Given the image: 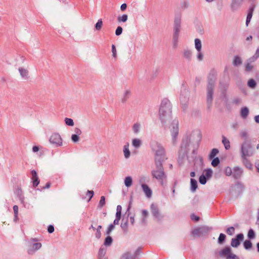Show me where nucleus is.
Instances as JSON below:
<instances>
[{
	"label": "nucleus",
	"instance_id": "nucleus-6",
	"mask_svg": "<svg viewBox=\"0 0 259 259\" xmlns=\"http://www.w3.org/2000/svg\"><path fill=\"white\" fill-rule=\"evenodd\" d=\"M212 230V228L206 226H202L193 229L192 231V234L194 236L200 237L207 235Z\"/></svg>",
	"mask_w": 259,
	"mask_h": 259
},
{
	"label": "nucleus",
	"instance_id": "nucleus-9",
	"mask_svg": "<svg viewBox=\"0 0 259 259\" xmlns=\"http://www.w3.org/2000/svg\"><path fill=\"white\" fill-rule=\"evenodd\" d=\"M172 128L170 130L172 137V142L174 145L177 143V139L179 134V122L174 120L171 123Z\"/></svg>",
	"mask_w": 259,
	"mask_h": 259
},
{
	"label": "nucleus",
	"instance_id": "nucleus-43",
	"mask_svg": "<svg viewBox=\"0 0 259 259\" xmlns=\"http://www.w3.org/2000/svg\"><path fill=\"white\" fill-rule=\"evenodd\" d=\"M226 238V236L223 233H221L218 238V243L220 244H223L225 241Z\"/></svg>",
	"mask_w": 259,
	"mask_h": 259
},
{
	"label": "nucleus",
	"instance_id": "nucleus-8",
	"mask_svg": "<svg viewBox=\"0 0 259 259\" xmlns=\"http://www.w3.org/2000/svg\"><path fill=\"white\" fill-rule=\"evenodd\" d=\"M219 254L221 256L226 257V259H240L236 254L232 252L230 247L227 246L219 251Z\"/></svg>",
	"mask_w": 259,
	"mask_h": 259
},
{
	"label": "nucleus",
	"instance_id": "nucleus-23",
	"mask_svg": "<svg viewBox=\"0 0 259 259\" xmlns=\"http://www.w3.org/2000/svg\"><path fill=\"white\" fill-rule=\"evenodd\" d=\"M19 72L20 74L21 77L24 79L28 78V71L27 70L23 68L22 67H20L18 69Z\"/></svg>",
	"mask_w": 259,
	"mask_h": 259
},
{
	"label": "nucleus",
	"instance_id": "nucleus-39",
	"mask_svg": "<svg viewBox=\"0 0 259 259\" xmlns=\"http://www.w3.org/2000/svg\"><path fill=\"white\" fill-rule=\"evenodd\" d=\"M113 242V239L110 236H108L107 237L105 238L104 242V245L105 246H110Z\"/></svg>",
	"mask_w": 259,
	"mask_h": 259
},
{
	"label": "nucleus",
	"instance_id": "nucleus-10",
	"mask_svg": "<svg viewBox=\"0 0 259 259\" xmlns=\"http://www.w3.org/2000/svg\"><path fill=\"white\" fill-rule=\"evenodd\" d=\"M150 210L152 214L157 221L159 222L162 220L164 216L160 213L157 205L152 203L150 205Z\"/></svg>",
	"mask_w": 259,
	"mask_h": 259
},
{
	"label": "nucleus",
	"instance_id": "nucleus-31",
	"mask_svg": "<svg viewBox=\"0 0 259 259\" xmlns=\"http://www.w3.org/2000/svg\"><path fill=\"white\" fill-rule=\"evenodd\" d=\"M106 252V249L105 247H100L98 252V259H103Z\"/></svg>",
	"mask_w": 259,
	"mask_h": 259
},
{
	"label": "nucleus",
	"instance_id": "nucleus-28",
	"mask_svg": "<svg viewBox=\"0 0 259 259\" xmlns=\"http://www.w3.org/2000/svg\"><path fill=\"white\" fill-rule=\"evenodd\" d=\"M131 96V91L128 90H127L125 91L123 94V97L121 98V102L123 103H124L126 102V101L130 98Z\"/></svg>",
	"mask_w": 259,
	"mask_h": 259
},
{
	"label": "nucleus",
	"instance_id": "nucleus-58",
	"mask_svg": "<svg viewBox=\"0 0 259 259\" xmlns=\"http://www.w3.org/2000/svg\"><path fill=\"white\" fill-rule=\"evenodd\" d=\"M189 7V3L188 2L184 1L181 3V8L183 9H185Z\"/></svg>",
	"mask_w": 259,
	"mask_h": 259
},
{
	"label": "nucleus",
	"instance_id": "nucleus-51",
	"mask_svg": "<svg viewBox=\"0 0 259 259\" xmlns=\"http://www.w3.org/2000/svg\"><path fill=\"white\" fill-rule=\"evenodd\" d=\"M105 204V197L104 196L101 197L98 207L101 208Z\"/></svg>",
	"mask_w": 259,
	"mask_h": 259
},
{
	"label": "nucleus",
	"instance_id": "nucleus-30",
	"mask_svg": "<svg viewBox=\"0 0 259 259\" xmlns=\"http://www.w3.org/2000/svg\"><path fill=\"white\" fill-rule=\"evenodd\" d=\"M195 47L198 52L201 51L202 45L201 41L199 38L195 39Z\"/></svg>",
	"mask_w": 259,
	"mask_h": 259
},
{
	"label": "nucleus",
	"instance_id": "nucleus-57",
	"mask_svg": "<svg viewBox=\"0 0 259 259\" xmlns=\"http://www.w3.org/2000/svg\"><path fill=\"white\" fill-rule=\"evenodd\" d=\"M114 228H115V226H114V225H113V224H110V225L109 226V227H108V229H107V231H106V234H107V235H109L111 233V231H112Z\"/></svg>",
	"mask_w": 259,
	"mask_h": 259
},
{
	"label": "nucleus",
	"instance_id": "nucleus-52",
	"mask_svg": "<svg viewBox=\"0 0 259 259\" xmlns=\"http://www.w3.org/2000/svg\"><path fill=\"white\" fill-rule=\"evenodd\" d=\"M103 25V22L101 19L98 20V22L95 24V28L97 30H100Z\"/></svg>",
	"mask_w": 259,
	"mask_h": 259
},
{
	"label": "nucleus",
	"instance_id": "nucleus-32",
	"mask_svg": "<svg viewBox=\"0 0 259 259\" xmlns=\"http://www.w3.org/2000/svg\"><path fill=\"white\" fill-rule=\"evenodd\" d=\"M142 144V142L138 139H134L132 140V145L136 149L139 148Z\"/></svg>",
	"mask_w": 259,
	"mask_h": 259
},
{
	"label": "nucleus",
	"instance_id": "nucleus-44",
	"mask_svg": "<svg viewBox=\"0 0 259 259\" xmlns=\"http://www.w3.org/2000/svg\"><path fill=\"white\" fill-rule=\"evenodd\" d=\"M247 237L249 239H253L255 237V234L252 229H250L247 233Z\"/></svg>",
	"mask_w": 259,
	"mask_h": 259
},
{
	"label": "nucleus",
	"instance_id": "nucleus-29",
	"mask_svg": "<svg viewBox=\"0 0 259 259\" xmlns=\"http://www.w3.org/2000/svg\"><path fill=\"white\" fill-rule=\"evenodd\" d=\"M183 56L185 58L187 59L188 61H190L191 60L192 57V52L189 50H185L183 52Z\"/></svg>",
	"mask_w": 259,
	"mask_h": 259
},
{
	"label": "nucleus",
	"instance_id": "nucleus-26",
	"mask_svg": "<svg viewBox=\"0 0 259 259\" xmlns=\"http://www.w3.org/2000/svg\"><path fill=\"white\" fill-rule=\"evenodd\" d=\"M129 143H126V144L123 147V153L124 155L125 158L127 159L130 157L131 155V152L128 149Z\"/></svg>",
	"mask_w": 259,
	"mask_h": 259
},
{
	"label": "nucleus",
	"instance_id": "nucleus-19",
	"mask_svg": "<svg viewBox=\"0 0 259 259\" xmlns=\"http://www.w3.org/2000/svg\"><path fill=\"white\" fill-rule=\"evenodd\" d=\"M254 7H255V6L254 5H252L251 6H250L249 8V9L248 10V13H247V15L246 20V26L248 25V24L249 23V22L251 20V19L252 17L253 12L254 10Z\"/></svg>",
	"mask_w": 259,
	"mask_h": 259
},
{
	"label": "nucleus",
	"instance_id": "nucleus-63",
	"mask_svg": "<svg viewBox=\"0 0 259 259\" xmlns=\"http://www.w3.org/2000/svg\"><path fill=\"white\" fill-rule=\"evenodd\" d=\"M112 52L113 57L115 58H116V50L114 45H112Z\"/></svg>",
	"mask_w": 259,
	"mask_h": 259
},
{
	"label": "nucleus",
	"instance_id": "nucleus-56",
	"mask_svg": "<svg viewBox=\"0 0 259 259\" xmlns=\"http://www.w3.org/2000/svg\"><path fill=\"white\" fill-rule=\"evenodd\" d=\"M132 258L129 252H126L122 254L120 259H130Z\"/></svg>",
	"mask_w": 259,
	"mask_h": 259
},
{
	"label": "nucleus",
	"instance_id": "nucleus-2",
	"mask_svg": "<svg viewBox=\"0 0 259 259\" xmlns=\"http://www.w3.org/2000/svg\"><path fill=\"white\" fill-rule=\"evenodd\" d=\"M152 150L154 152L155 163H163L167 159L166 157L165 150L160 143L152 141L150 144Z\"/></svg>",
	"mask_w": 259,
	"mask_h": 259
},
{
	"label": "nucleus",
	"instance_id": "nucleus-12",
	"mask_svg": "<svg viewBox=\"0 0 259 259\" xmlns=\"http://www.w3.org/2000/svg\"><path fill=\"white\" fill-rule=\"evenodd\" d=\"M208 84L207 88H214L217 80V73L214 70H211L208 76Z\"/></svg>",
	"mask_w": 259,
	"mask_h": 259
},
{
	"label": "nucleus",
	"instance_id": "nucleus-22",
	"mask_svg": "<svg viewBox=\"0 0 259 259\" xmlns=\"http://www.w3.org/2000/svg\"><path fill=\"white\" fill-rule=\"evenodd\" d=\"M141 212H142L141 224L145 226L147 224L146 219L149 215V212L146 209H142L141 211Z\"/></svg>",
	"mask_w": 259,
	"mask_h": 259
},
{
	"label": "nucleus",
	"instance_id": "nucleus-53",
	"mask_svg": "<svg viewBox=\"0 0 259 259\" xmlns=\"http://www.w3.org/2000/svg\"><path fill=\"white\" fill-rule=\"evenodd\" d=\"M132 197H131L126 212V213H127V217H128L131 214V212H130V210L132 207Z\"/></svg>",
	"mask_w": 259,
	"mask_h": 259
},
{
	"label": "nucleus",
	"instance_id": "nucleus-41",
	"mask_svg": "<svg viewBox=\"0 0 259 259\" xmlns=\"http://www.w3.org/2000/svg\"><path fill=\"white\" fill-rule=\"evenodd\" d=\"M222 142L226 149L228 150L230 148L229 141L224 136H223Z\"/></svg>",
	"mask_w": 259,
	"mask_h": 259
},
{
	"label": "nucleus",
	"instance_id": "nucleus-64",
	"mask_svg": "<svg viewBox=\"0 0 259 259\" xmlns=\"http://www.w3.org/2000/svg\"><path fill=\"white\" fill-rule=\"evenodd\" d=\"M191 219L192 220L195 222H198L200 220V218L198 216L195 215L194 214H192L191 215Z\"/></svg>",
	"mask_w": 259,
	"mask_h": 259
},
{
	"label": "nucleus",
	"instance_id": "nucleus-40",
	"mask_svg": "<svg viewBox=\"0 0 259 259\" xmlns=\"http://www.w3.org/2000/svg\"><path fill=\"white\" fill-rule=\"evenodd\" d=\"M219 151L218 149H212L209 154V159H212V158H214L215 156L219 153Z\"/></svg>",
	"mask_w": 259,
	"mask_h": 259
},
{
	"label": "nucleus",
	"instance_id": "nucleus-18",
	"mask_svg": "<svg viewBox=\"0 0 259 259\" xmlns=\"http://www.w3.org/2000/svg\"><path fill=\"white\" fill-rule=\"evenodd\" d=\"M240 137L243 140V143H251V140L249 139V135L246 130H242L240 133Z\"/></svg>",
	"mask_w": 259,
	"mask_h": 259
},
{
	"label": "nucleus",
	"instance_id": "nucleus-4",
	"mask_svg": "<svg viewBox=\"0 0 259 259\" xmlns=\"http://www.w3.org/2000/svg\"><path fill=\"white\" fill-rule=\"evenodd\" d=\"M181 27V15H176L174 24V34H173V46L176 48L178 46L179 37Z\"/></svg>",
	"mask_w": 259,
	"mask_h": 259
},
{
	"label": "nucleus",
	"instance_id": "nucleus-24",
	"mask_svg": "<svg viewBox=\"0 0 259 259\" xmlns=\"http://www.w3.org/2000/svg\"><path fill=\"white\" fill-rule=\"evenodd\" d=\"M249 114V109L247 107H244L241 108L240 115L242 118L246 119Z\"/></svg>",
	"mask_w": 259,
	"mask_h": 259
},
{
	"label": "nucleus",
	"instance_id": "nucleus-33",
	"mask_svg": "<svg viewBox=\"0 0 259 259\" xmlns=\"http://www.w3.org/2000/svg\"><path fill=\"white\" fill-rule=\"evenodd\" d=\"M243 246L246 250H250L252 247V244L250 240H246L243 243Z\"/></svg>",
	"mask_w": 259,
	"mask_h": 259
},
{
	"label": "nucleus",
	"instance_id": "nucleus-21",
	"mask_svg": "<svg viewBox=\"0 0 259 259\" xmlns=\"http://www.w3.org/2000/svg\"><path fill=\"white\" fill-rule=\"evenodd\" d=\"M141 186L146 196L148 198L151 197L152 196V190L149 187V186L145 184H141Z\"/></svg>",
	"mask_w": 259,
	"mask_h": 259
},
{
	"label": "nucleus",
	"instance_id": "nucleus-42",
	"mask_svg": "<svg viewBox=\"0 0 259 259\" xmlns=\"http://www.w3.org/2000/svg\"><path fill=\"white\" fill-rule=\"evenodd\" d=\"M128 219H126L125 222H124V219H123L122 220V223L121 224V228L123 229V230L126 232L127 231V227H128Z\"/></svg>",
	"mask_w": 259,
	"mask_h": 259
},
{
	"label": "nucleus",
	"instance_id": "nucleus-7",
	"mask_svg": "<svg viewBox=\"0 0 259 259\" xmlns=\"http://www.w3.org/2000/svg\"><path fill=\"white\" fill-rule=\"evenodd\" d=\"M241 157H250L253 154V149L251 143H243L241 148Z\"/></svg>",
	"mask_w": 259,
	"mask_h": 259
},
{
	"label": "nucleus",
	"instance_id": "nucleus-49",
	"mask_svg": "<svg viewBox=\"0 0 259 259\" xmlns=\"http://www.w3.org/2000/svg\"><path fill=\"white\" fill-rule=\"evenodd\" d=\"M127 15L126 14H123L121 16H118L117 17V21L118 22H125L127 20Z\"/></svg>",
	"mask_w": 259,
	"mask_h": 259
},
{
	"label": "nucleus",
	"instance_id": "nucleus-38",
	"mask_svg": "<svg viewBox=\"0 0 259 259\" xmlns=\"http://www.w3.org/2000/svg\"><path fill=\"white\" fill-rule=\"evenodd\" d=\"M133 183V180L131 177L128 176L125 178L124 184L126 187H130L132 186Z\"/></svg>",
	"mask_w": 259,
	"mask_h": 259
},
{
	"label": "nucleus",
	"instance_id": "nucleus-14",
	"mask_svg": "<svg viewBox=\"0 0 259 259\" xmlns=\"http://www.w3.org/2000/svg\"><path fill=\"white\" fill-rule=\"evenodd\" d=\"M232 177L235 180L241 179L243 174V169L239 166H235L233 168Z\"/></svg>",
	"mask_w": 259,
	"mask_h": 259
},
{
	"label": "nucleus",
	"instance_id": "nucleus-1",
	"mask_svg": "<svg viewBox=\"0 0 259 259\" xmlns=\"http://www.w3.org/2000/svg\"><path fill=\"white\" fill-rule=\"evenodd\" d=\"M172 105L168 99H163L159 107V118L162 123L169 121L171 118Z\"/></svg>",
	"mask_w": 259,
	"mask_h": 259
},
{
	"label": "nucleus",
	"instance_id": "nucleus-48",
	"mask_svg": "<svg viewBox=\"0 0 259 259\" xmlns=\"http://www.w3.org/2000/svg\"><path fill=\"white\" fill-rule=\"evenodd\" d=\"M207 179H208L206 177H205L204 175L203 174L200 176L199 178V181L201 184L205 185L207 182Z\"/></svg>",
	"mask_w": 259,
	"mask_h": 259
},
{
	"label": "nucleus",
	"instance_id": "nucleus-37",
	"mask_svg": "<svg viewBox=\"0 0 259 259\" xmlns=\"http://www.w3.org/2000/svg\"><path fill=\"white\" fill-rule=\"evenodd\" d=\"M233 64L235 66H238L242 64V60L240 57L236 56L233 60Z\"/></svg>",
	"mask_w": 259,
	"mask_h": 259
},
{
	"label": "nucleus",
	"instance_id": "nucleus-27",
	"mask_svg": "<svg viewBox=\"0 0 259 259\" xmlns=\"http://www.w3.org/2000/svg\"><path fill=\"white\" fill-rule=\"evenodd\" d=\"M247 85L251 89H254L257 85L256 81L252 78L249 79L247 83Z\"/></svg>",
	"mask_w": 259,
	"mask_h": 259
},
{
	"label": "nucleus",
	"instance_id": "nucleus-20",
	"mask_svg": "<svg viewBox=\"0 0 259 259\" xmlns=\"http://www.w3.org/2000/svg\"><path fill=\"white\" fill-rule=\"evenodd\" d=\"M241 160L243 165L248 169L252 170L253 169V165L250 161L247 159V157H241Z\"/></svg>",
	"mask_w": 259,
	"mask_h": 259
},
{
	"label": "nucleus",
	"instance_id": "nucleus-35",
	"mask_svg": "<svg viewBox=\"0 0 259 259\" xmlns=\"http://www.w3.org/2000/svg\"><path fill=\"white\" fill-rule=\"evenodd\" d=\"M259 58V47L256 50L254 55L248 59L250 62H254L257 59Z\"/></svg>",
	"mask_w": 259,
	"mask_h": 259
},
{
	"label": "nucleus",
	"instance_id": "nucleus-36",
	"mask_svg": "<svg viewBox=\"0 0 259 259\" xmlns=\"http://www.w3.org/2000/svg\"><path fill=\"white\" fill-rule=\"evenodd\" d=\"M205 174V175H204L205 177H206L208 179L212 177L213 171L211 169L207 168V169H205L203 170V174Z\"/></svg>",
	"mask_w": 259,
	"mask_h": 259
},
{
	"label": "nucleus",
	"instance_id": "nucleus-50",
	"mask_svg": "<svg viewBox=\"0 0 259 259\" xmlns=\"http://www.w3.org/2000/svg\"><path fill=\"white\" fill-rule=\"evenodd\" d=\"M140 124L139 123H136L133 125V130L135 134H138L140 131Z\"/></svg>",
	"mask_w": 259,
	"mask_h": 259
},
{
	"label": "nucleus",
	"instance_id": "nucleus-47",
	"mask_svg": "<svg viewBox=\"0 0 259 259\" xmlns=\"http://www.w3.org/2000/svg\"><path fill=\"white\" fill-rule=\"evenodd\" d=\"M212 159L211 165L213 167H217L220 163V159L218 157H214Z\"/></svg>",
	"mask_w": 259,
	"mask_h": 259
},
{
	"label": "nucleus",
	"instance_id": "nucleus-45",
	"mask_svg": "<svg viewBox=\"0 0 259 259\" xmlns=\"http://www.w3.org/2000/svg\"><path fill=\"white\" fill-rule=\"evenodd\" d=\"M224 173L227 176H232L233 169L229 166H227L224 169Z\"/></svg>",
	"mask_w": 259,
	"mask_h": 259
},
{
	"label": "nucleus",
	"instance_id": "nucleus-13",
	"mask_svg": "<svg viewBox=\"0 0 259 259\" xmlns=\"http://www.w3.org/2000/svg\"><path fill=\"white\" fill-rule=\"evenodd\" d=\"M244 239V235L242 233L237 234L235 238H232L231 242V245L233 247L236 248L240 244V242Z\"/></svg>",
	"mask_w": 259,
	"mask_h": 259
},
{
	"label": "nucleus",
	"instance_id": "nucleus-46",
	"mask_svg": "<svg viewBox=\"0 0 259 259\" xmlns=\"http://www.w3.org/2000/svg\"><path fill=\"white\" fill-rule=\"evenodd\" d=\"M102 228V226L101 225H99L96 230V233L95 234V236L97 239H100L101 237V229Z\"/></svg>",
	"mask_w": 259,
	"mask_h": 259
},
{
	"label": "nucleus",
	"instance_id": "nucleus-59",
	"mask_svg": "<svg viewBox=\"0 0 259 259\" xmlns=\"http://www.w3.org/2000/svg\"><path fill=\"white\" fill-rule=\"evenodd\" d=\"M122 28L121 26H118L115 30V34L117 36L120 35L122 32Z\"/></svg>",
	"mask_w": 259,
	"mask_h": 259
},
{
	"label": "nucleus",
	"instance_id": "nucleus-60",
	"mask_svg": "<svg viewBox=\"0 0 259 259\" xmlns=\"http://www.w3.org/2000/svg\"><path fill=\"white\" fill-rule=\"evenodd\" d=\"M71 140L73 142L75 143L78 142L79 140V136H78L77 135L73 134L71 136Z\"/></svg>",
	"mask_w": 259,
	"mask_h": 259
},
{
	"label": "nucleus",
	"instance_id": "nucleus-5",
	"mask_svg": "<svg viewBox=\"0 0 259 259\" xmlns=\"http://www.w3.org/2000/svg\"><path fill=\"white\" fill-rule=\"evenodd\" d=\"M189 142L190 139L188 137H187L186 139L183 140L181 143L178 158V162L180 164H182L183 163V161L187 154Z\"/></svg>",
	"mask_w": 259,
	"mask_h": 259
},
{
	"label": "nucleus",
	"instance_id": "nucleus-15",
	"mask_svg": "<svg viewBox=\"0 0 259 259\" xmlns=\"http://www.w3.org/2000/svg\"><path fill=\"white\" fill-rule=\"evenodd\" d=\"M214 88H207V105L208 108H210L211 106L212 101L213 100Z\"/></svg>",
	"mask_w": 259,
	"mask_h": 259
},
{
	"label": "nucleus",
	"instance_id": "nucleus-11",
	"mask_svg": "<svg viewBox=\"0 0 259 259\" xmlns=\"http://www.w3.org/2000/svg\"><path fill=\"white\" fill-rule=\"evenodd\" d=\"M51 143L55 145L56 147L61 146L62 145V139L61 136L58 133L53 134L50 138Z\"/></svg>",
	"mask_w": 259,
	"mask_h": 259
},
{
	"label": "nucleus",
	"instance_id": "nucleus-54",
	"mask_svg": "<svg viewBox=\"0 0 259 259\" xmlns=\"http://www.w3.org/2000/svg\"><path fill=\"white\" fill-rule=\"evenodd\" d=\"M65 122L66 125L69 126H73L74 122L73 120L71 118H65Z\"/></svg>",
	"mask_w": 259,
	"mask_h": 259
},
{
	"label": "nucleus",
	"instance_id": "nucleus-16",
	"mask_svg": "<svg viewBox=\"0 0 259 259\" xmlns=\"http://www.w3.org/2000/svg\"><path fill=\"white\" fill-rule=\"evenodd\" d=\"M31 180L32 182V185L34 188H36L39 184V180L37 176V172L35 170H32L31 171Z\"/></svg>",
	"mask_w": 259,
	"mask_h": 259
},
{
	"label": "nucleus",
	"instance_id": "nucleus-55",
	"mask_svg": "<svg viewBox=\"0 0 259 259\" xmlns=\"http://www.w3.org/2000/svg\"><path fill=\"white\" fill-rule=\"evenodd\" d=\"M234 232H235V228L233 227H230L227 228V229L226 230V233L229 235H231V236L234 233Z\"/></svg>",
	"mask_w": 259,
	"mask_h": 259
},
{
	"label": "nucleus",
	"instance_id": "nucleus-61",
	"mask_svg": "<svg viewBox=\"0 0 259 259\" xmlns=\"http://www.w3.org/2000/svg\"><path fill=\"white\" fill-rule=\"evenodd\" d=\"M141 253V247H139L137 249V250H136L135 253H134V255L133 256V257L134 258H135L136 257H137L140 254V253Z\"/></svg>",
	"mask_w": 259,
	"mask_h": 259
},
{
	"label": "nucleus",
	"instance_id": "nucleus-25",
	"mask_svg": "<svg viewBox=\"0 0 259 259\" xmlns=\"http://www.w3.org/2000/svg\"><path fill=\"white\" fill-rule=\"evenodd\" d=\"M190 189L191 191L193 192H194L196 191L197 188V181L194 179H191L190 180Z\"/></svg>",
	"mask_w": 259,
	"mask_h": 259
},
{
	"label": "nucleus",
	"instance_id": "nucleus-3",
	"mask_svg": "<svg viewBox=\"0 0 259 259\" xmlns=\"http://www.w3.org/2000/svg\"><path fill=\"white\" fill-rule=\"evenodd\" d=\"M155 168L152 170L151 175L162 186H164L167 182V175L164 171L163 163H155Z\"/></svg>",
	"mask_w": 259,
	"mask_h": 259
},
{
	"label": "nucleus",
	"instance_id": "nucleus-17",
	"mask_svg": "<svg viewBox=\"0 0 259 259\" xmlns=\"http://www.w3.org/2000/svg\"><path fill=\"white\" fill-rule=\"evenodd\" d=\"M41 246V244L39 242L33 243L32 247L28 249V253L29 254H33L36 250L40 248Z\"/></svg>",
	"mask_w": 259,
	"mask_h": 259
},
{
	"label": "nucleus",
	"instance_id": "nucleus-34",
	"mask_svg": "<svg viewBox=\"0 0 259 259\" xmlns=\"http://www.w3.org/2000/svg\"><path fill=\"white\" fill-rule=\"evenodd\" d=\"M252 62L249 61L248 59L247 60V63L245 65V71L246 72H249L252 70L253 66V65H251V63Z\"/></svg>",
	"mask_w": 259,
	"mask_h": 259
},
{
	"label": "nucleus",
	"instance_id": "nucleus-62",
	"mask_svg": "<svg viewBox=\"0 0 259 259\" xmlns=\"http://www.w3.org/2000/svg\"><path fill=\"white\" fill-rule=\"evenodd\" d=\"M94 192L93 190H88L87 195L89 197V200H90L93 197Z\"/></svg>",
	"mask_w": 259,
	"mask_h": 259
}]
</instances>
